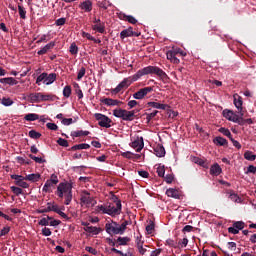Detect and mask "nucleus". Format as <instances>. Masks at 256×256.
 <instances>
[{"label":"nucleus","mask_w":256,"mask_h":256,"mask_svg":"<svg viewBox=\"0 0 256 256\" xmlns=\"http://www.w3.org/2000/svg\"><path fill=\"white\" fill-rule=\"evenodd\" d=\"M145 75H156L160 79H167V73L163 71V69L159 68L158 66H146L140 70H138L134 74V81H139L141 77H145Z\"/></svg>","instance_id":"f257e3e1"},{"label":"nucleus","mask_w":256,"mask_h":256,"mask_svg":"<svg viewBox=\"0 0 256 256\" xmlns=\"http://www.w3.org/2000/svg\"><path fill=\"white\" fill-rule=\"evenodd\" d=\"M122 207L120 205L115 207L114 203H107L106 205L101 204L96 207V211L98 213H102L103 215H110V217H117V215H121Z\"/></svg>","instance_id":"f03ea898"},{"label":"nucleus","mask_w":256,"mask_h":256,"mask_svg":"<svg viewBox=\"0 0 256 256\" xmlns=\"http://www.w3.org/2000/svg\"><path fill=\"white\" fill-rule=\"evenodd\" d=\"M113 116L117 119H122V121H133L135 119V112L119 108L113 110Z\"/></svg>","instance_id":"7ed1b4c3"},{"label":"nucleus","mask_w":256,"mask_h":256,"mask_svg":"<svg viewBox=\"0 0 256 256\" xmlns=\"http://www.w3.org/2000/svg\"><path fill=\"white\" fill-rule=\"evenodd\" d=\"M94 117L96 121H98L99 127H104L105 129L111 128V123H113V121L111 118H109V116L102 113H95Z\"/></svg>","instance_id":"20e7f679"},{"label":"nucleus","mask_w":256,"mask_h":256,"mask_svg":"<svg viewBox=\"0 0 256 256\" xmlns=\"http://www.w3.org/2000/svg\"><path fill=\"white\" fill-rule=\"evenodd\" d=\"M80 203H82V205H86L87 207H89L91 205H96L97 201H95V198L91 196L90 191L84 190L80 195Z\"/></svg>","instance_id":"39448f33"},{"label":"nucleus","mask_w":256,"mask_h":256,"mask_svg":"<svg viewBox=\"0 0 256 256\" xmlns=\"http://www.w3.org/2000/svg\"><path fill=\"white\" fill-rule=\"evenodd\" d=\"M105 231L108 235H120L119 223L115 221L107 222L105 224Z\"/></svg>","instance_id":"423d86ee"},{"label":"nucleus","mask_w":256,"mask_h":256,"mask_svg":"<svg viewBox=\"0 0 256 256\" xmlns=\"http://www.w3.org/2000/svg\"><path fill=\"white\" fill-rule=\"evenodd\" d=\"M70 189H73V184L69 182H61L57 187L58 197H60V199H63L67 191H69Z\"/></svg>","instance_id":"0eeeda50"},{"label":"nucleus","mask_w":256,"mask_h":256,"mask_svg":"<svg viewBox=\"0 0 256 256\" xmlns=\"http://www.w3.org/2000/svg\"><path fill=\"white\" fill-rule=\"evenodd\" d=\"M153 87L148 86L139 89L136 93L132 95L133 99H137L138 101H141V99H145L149 93H152Z\"/></svg>","instance_id":"6e6552de"},{"label":"nucleus","mask_w":256,"mask_h":256,"mask_svg":"<svg viewBox=\"0 0 256 256\" xmlns=\"http://www.w3.org/2000/svg\"><path fill=\"white\" fill-rule=\"evenodd\" d=\"M130 147L132 149H136L137 153H141L143 151V148L145 147V142L143 141V136H137L131 143Z\"/></svg>","instance_id":"1a4fd4ad"},{"label":"nucleus","mask_w":256,"mask_h":256,"mask_svg":"<svg viewBox=\"0 0 256 256\" xmlns=\"http://www.w3.org/2000/svg\"><path fill=\"white\" fill-rule=\"evenodd\" d=\"M92 30L101 34L105 33V22L101 21L99 18H94Z\"/></svg>","instance_id":"9d476101"},{"label":"nucleus","mask_w":256,"mask_h":256,"mask_svg":"<svg viewBox=\"0 0 256 256\" xmlns=\"http://www.w3.org/2000/svg\"><path fill=\"white\" fill-rule=\"evenodd\" d=\"M51 183L57 185V183H59V177H57L55 174H51L50 179L45 182L42 188L43 193H49V187H51Z\"/></svg>","instance_id":"9b49d317"},{"label":"nucleus","mask_w":256,"mask_h":256,"mask_svg":"<svg viewBox=\"0 0 256 256\" xmlns=\"http://www.w3.org/2000/svg\"><path fill=\"white\" fill-rule=\"evenodd\" d=\"M244 227L245 223L243 221L234 222L233 226L228 228V233H231L232 235H237L239 231H242Z\"/></svg>","instance_id":"f8f14e48"},{"label":"nucleus","mask_w":256,"mask_h":256,"mask_svg":"<svg viewBox=\"0 0 256 256\" xmlns=\"http://www.w3.org/2000/svg\"><path fill=\"white\" fill-rule=\"evenodd\" d=\"M141 33L133 31V27H128L120 32L121 39H127V37H139Z\"/></svg>","instance_id":"ddd939ff"},{"label":"nucleus","mask_w":256,"mask_h":256,"mask_svg":"<svg viewBox=\"0 0 256 256\" xmlns=\"http://www.w3.org/2000/svg\"><path fill=\"white\" fill-rule=\"evenodd\" d=\"M166 57L168 61H170L171 63H174V65H179V63L181 62L179 58H177V51L175 48L168 50L166 52Z\"/></svg>","instance_id":"4468645a"},{"label":"nucleus","mask_w":256,"mask_h":256,"mask_svg":"<svg viewBox=\"0 0 256 256\" xmlns=\"http://www.w3.org/2000/svg\"><path fill=\"white\" fill-rule=\"evenodd\" d=\"M28 99L30 100V103H41L43 102V93L41 92L30 93L28 95Z\"/></svg>","instance_id":"2eb2a0df"},{"label":"nucleus","mask_w":256,"mask_h":256,"mask_svg":"<svg viewBox=\"0 0 256 256\" xmlns=\"http://www.w3.org/2000/svg\"><path fill=\"white\" fill-rule=\"evenodd\" d=\"M233 99L234 106L241 113V111H243V97L239 94H234Z\"/></svg>","instance_id":"dca6fc26"},{"label":"nucleus","mask_w":256,"mask_h":256,"mask_svg":"<svg viewBox=\"0 0 256 256\" xmlns=\"http://www.w3.org/2000/svg\"><path fill=\"white\" fill-rule=\"evenodd\" d=\"M79 7L82 11H85V13H91V11H93V2H91V0H86L80 3Z\"/></svg>","instance_id":"f3484780"},{"label":"nucleus","mask_w":256,"mask_h":256,"mask_svg":"<svg viewBox=\"0 0 256 256\" xmlns=\"http://www.w3.org/2000/svg\"><path fill=\"white\" fill-rule=\"evenodd\" d=\"M101 102L104 105H107V107H117L121 105V101L112 98H104L103 100H101Z\"/></svg>","instance_id":"a211bd4d"},{"label":"nucleus","mask_w":256,"mask_h":256,"mask_svg":"<svg viewBox=\"0 0 256 256\" xmlns=\"http://www.w3.org/2000/svg\"><path fill=\"white\" fill-rule=\"evenodd\" d=\"M56 42L55 41H51L48 44H46L45 46H43L38 52L37 55H45L47 54L48 51H51V49H53V47H55Z\"/></svg>","instance_id":"6ab92c4d"},{"label":"nucleus","mask_w":256,"mask_h":256,"mask_svg":"<svg viewBox=\"0 0 256 256\" xmlns=\"http://www.w3.org/2000/svg\"><path fill=\"white\" fill-rule=\"evenodd\" d=\"M223 173V169L219 165V163H214L210 167V175H213V177H219V174Z\"/></svg>","instance_id":"aec40b11"},{"label":"nucleus","mask_w":256,"mask_h":256,"mask_svg":"<svg viewBox=\"0 0 256 256\" xmlns=\"http://www.w3.org/2000/svg\"><path fill=\"white\" fill-rule=\"evenodd\" d=\"M167 197H172V199H181V194H179V190L175 188H169L166 190Z\"/></svg>","instance_id":"412c9836"},{"label":"nucleus","mask_w":256,"mask_h":256,"mask_svg":"<svg viewBox=\"0 0 256 256\" xmlns=\"http://www.w3.org/2000/svg\"><path fill=\"white\" fill-rule=\"evenodd\" d=\"M147 105L148 107H152L153 109H161L162 111L169 109L168 104H161L158 102H148Z\"/></svg>","instance_id":"4be33fe9"},{"label":"nucleus","mask_w":256,"mask_h":256,"mask_svg":"<svg viewBox=\"0 0 256 256\" xmlns=\"http://www.w3.org/2000/svg\"><path fill=\"white\" fill-rule=\"evenodd\" d=\"M213 143L214 145H217L218 147H225L227 145H229V142L227 141V139L221 137V136H217L213 139Z\"/></svg>","instance_id":"5701e85b"},{"label":"nucleus","mask_w":256,"mask_h":256,"mask_svg":"<svg viewBox=\"0 0 256 256\" xmlns=\"http://www.w3.org/2000/svg\"><path fill=\"white\" fill-rule=\"evenodd\" d=\"M57 81V74L56 73H46L44 85H53Z\"/></svg>","instance_id":"b1692460"},{"label":"nucleus","mask_w":256,"mask_h":256,"mask_svg":"<svg viewBox=\"0 0 256 256\" xmlns=\"http://www.w3.org/2000/svg\"><path fill=\"white\" fill-rule=\"evenodd\" d=\"M192 162L196 165H199L200 167H203L204 169H209V164L207 163V161L203 160L200 157L194 156L192 158Z\"/></svg>","instance_id":"393cba45"},{"label":"nucleus","mask_w":256,"mask_h":256,"mask_svg":"<svg viewBox=\"0 0 256 256\" xmlns=\"http://www.w3.org/2000/svg\"><path fill=\"white\" fill-rule=\"evenodd\" d=\"M154 154L156 157H164L166 154L165 147L162 144H158L154 147Z\"/></svg>","instance_id":"a878e982"},{"label":"nucleus","mask_w":256,"mask_h":256,"mask_svg":"<svg viewBox=\"0 0 256 256\" xmlns=\"http://www.w3.org/2000/svg\"><path fill=\"white\" fill-rule=\"evenodd\" d=\"M84 231L86 233H90L91 235H99V233H101L102 229H101V227L90 226V227H84Z\"/></svg>","instance_id":"bb28decb"},{"label":"nucleus","mask_w":256,"mask_h":256,"mask_svg":"<svg viewBox=\"0 0 256 256\" xmlns=\"http://www.w3.org/2000/svg\"><path fill=\"white\" fill-rule=\"evenodd\" d=\"M134 77H135V74L128 77V78H124L120 84L121 86L124 88V89H127V87H129L132 83H135V81L137 80H134Z\"/></svg>","instance_id":"cd10ccee"},{"label":"nucleus","mask_w":256,"mask_h":256,"mask_svg":"<svg viewBox=\"0 0 256 256\" xmlns=\"http://www.w3.org/2000/svg\"><path fill=\"white\" fill-rule=\"evenodd\" d=\"M26 181H31V183H37L41 179V174L32 173L25 176Z\"/></svg>","instance_id":"c85d7f7f"},{"label":"nucleus","mask_w":256,"mask_h":256,"mask_svg":"<svg viewBox=\"0 0 256 256\" xmlns=\"http://www.w3.org/2000/svg\"><path fill=\"white\" fill-rule=\"evenodd\" d=\"M166 245H168V247H172L173 249H181V242L171 238L166 240Z\"/></svg>","instance_id":"c756f323"},{"label":"nucleus","mask_w":256,"mask_h":256,"mask_svg":"<svg viewBox=\"0 0 256 256\" xmlns=\"http://www.w3.org/2000/svg\"><path fill=\"white\" fill-rule=\"evenodd\" d=\"M64 205H71V201H73V189L67 190L64 194Z\"/></svg>","instance_id":"7c9ffc66"},{"label":"nucleus","mask_w":256,"mask_h":256,"mask_svg":"<svg viewBox=\"0 0 256 256\" xmlns=\"http://www.w3.org/2000/svg\"><path fill=\"white\" fill-rule=\"evenodd\" d=\"M0 83L6 84V85H17L19 83V81H17L15 78L13 77H8V78H2L0 79Z\"/></svg>","instance_id":"2f4dec72"},{"label":"nucleus","mask_w":256,"mask_h":256,"mask_svg":"<svg viewBox=\"0 0 256 256\" xmlns=\"http://www.w3.org/2000/svg\"><path fill=\"white\" fill-rule=\"evenodd\" d=\"M91 132L85 130H77V131H73L71 132V137H87V135H90Z\"/></svg>","instance_id":"473e14b6"},{"label":"nucleus","mask_w":256,"mask_h":256,"mask_svg":"<svg viewBox=\"0 0 256 256\" xmlns=\"http://www.w3.org/2000/svg\"><path fill=\"white\" fill-rule=\"evenodd\" d=\"M11 179L14 180L15 185H19L22 181H26L25 176L19 174H12L10 175Z\"/></svg>","instance_id":"72a5a7b5"},{"label":"nucleus","mask_w":256,"mask_h":256,"mask_svg":"<svg viewBox=\"0 0 256 256\" xmlns=\"http://www.w3.org/2000/svg\"><path fill=\"white\" fill-rule=\"evenodd\" d=\"M241 117H243V113H241V116H239L235 112H233L230 121H232V123H237L238 125H243Z\"/></svg>","instance_id":"f704fd0d"},{"label":"nucleus","mask_w":256,"mask_h":256,"mask_svg":"<svg viewBox=\"0 0 256 256\" xmlns=\"http://www.w3.org/2000/svg\"><path fill=\"white\" fill-rule=\"evenodd\" d=\"M59 97L54 94H42V101H58Z\"/></svg>","instance_id":"c9c22d12"},{"label":"nucleus","mask_w":256,"mask_h":256,"mask_svg":"<svg viewBox=\"0 0 256 256\" xmlns=\"http://www.w3.org/2000/svg\"><path fill=\"white\" fill-rule=\"evenodd\" d=\"M218 132L224 135L225 137H228V139H232L233 137V134H231V131L229 130V128L220 127L218 129Z\"/></svg>","instance_id":"e433bc0d"},{"label":"nucleus","mask_w":256,"mask_h":256,"mask_svg":"<svg viewBox=\"0 0 256 256\" xmlns=\"http://www.w3.org/2000/svg\"><path fill=\"white\" fill-rule=\"evenodd\" d=\"M25 121H37L39 120V114H35V113H28L25 115L24 117Z\"/></svg>","instance_id":"4c0bfd02"},{"label":"nucleus","mask_w":256,"mask_h":256,"mask_svg":"<svg viewBox=\"0 0 256 256\" xmlns=\"http://www.w3.org/2000/svg\"><path fill=\"white\" fill-rule=\"evenodd\" d=\"M48 211H53L54 213H57L59 211V205L55 204V202H47Z\"/></svg>","instance_id":"58836bf2"},{"label":"nucleus","mask_w":256,"mask_h":256,"mask_svg":"<svg viewBox=\"0 0 256 256\" xmlns=\"http://www.w3.org/2000/svg\"><path fill=\"white\" fill-rule=\"evenodd\" d=\"M130 241H131V238H129L128 236H125V237L119 236V237L117 238V243H118V245H120V246H125V245H127V243H129Z\"/></svg>","instance_id":"ea45409f"},{"label":"nucleus","mask_w":256,"mask_h":256,"mask_svg":"<svg viewBox=\"0 0 256 256\" xmlns=\"http://www.w3.org/2000/svg\"><path fill=\"white\" fill-rule=\"evenodd\" d=\"M244 159H246V161H255L256 155L253 153V151L247 150L244 153Z\"/></svg>","instance_id":"a19ab883"},{"label":"nucleus","mask_w":256,"mask_h":256,"mask_svg":"<svg viewBox=\"0 0 256 256\" xmlns=\"http://www.w3.org/2000/svg\"><path fill=\"white\" fill-rule=\"evenodd\" d=\"M53 219V217L51 216H47L46 218H42L39 220L38 225H40L41 227H47L49 225V221H51Z\"/></svg>","instance_id":"79ce46f5"},{"label":"nucleus","mask_w":256,"mask_h":256,"mask_svg":"<svg viewBox=\"0 0 256 256\" xmlns=\"http://www.w3.org/2000/svg\"><path fill=\"white\" fill-rule=\"evenodd\" d=\"M111 251L112 253H116L117 255H121V256H135L131 251H128L127 253H123V251L117 250L115 247L111 248Z\"/></svg>","instance_id":"37998d69"},{"label":"nucleus","mask_w":256,"mask_h":256,"mask_svg":"<svg viewBox=\"0 0 256 256\" xmlns=\"http://www.w3.org/2000/svg\"><path fill=\"white\" fill-rule=\"evenodd\" d=\"M69 53H71V55H77V53H79V47L77 46V44L75 42H73L70 45Z\"/></svg>","instance_id":"c03bdc74"},{"label":"nucleus","mask_w":256,"mask_h":256,"mask_svg":"<svg viewBox=\"0 0 256 256\" xmlns=\"http://www.w3.org/2000/svg\"><path fill=\"white\" fill-rule=\"evenodd\" d=\"M159 113V111L155 110L152 113H146V121L147 123H151V121L153 119H155V117H157V114Z\"/></svg>","instance_id":"a18cd8bd"},{"label":"nucleus","mask_w":256,"mask_h":256,"mask_svg":"<svg viewBox=\"0 0 256 256\" xmlns=\"http://www.w3.org/2000/svg\"><path fill=\"white\" fill-rule=\"evenodd\" d=\"M123 19H126L128 23H131L132 25H135L137 23V20L133 17V15H126L122 14Z\"/></svg>","instance_id":"49530a36"},{"label":"nucleus","mask_w":256,"mask_h":256,"mask_svg":"<svg viewBox=\"0 0 256 256\" xmlns=\"http://www.w3.org/2000/svg\"><path fill=\"white\" fill-rule=\"evenodd\" d=\"M10 189L14 195H17V197H19V195H23V189H21V187L11 186Z\"/></svg>","instance_id":"de8ad7c7"},{"label":"nucleus","mask_w":256,"mask_h":256,"mask_svg":"<svg viewBox=\"0 0 256 256\" xmlns=\"http://www.w3.org/2000/svg\"><path fill=\"white\" fill-rule=\"evenodd\" d=\"M18 13L20 15V19H27V11H25V8H23V6L18 5Z\"/></svg>","instance_id":"09e8293b"},{"label":"nucleus","mask_w":256,"mask_h":256,"mask_svg":"<svg viewBox=\"0 0 256 256\" xmlns=\"http://www.w3.org/2000/svg\"><path fill=\"white\" fill-rule=\"evenodd\" d=\"M222 115L225 119H227L228 121H231V117L233 115V111L229 110V109H224L222 112Z\"/></svg>","instance_id":"8fccbe9b"},{"label":"nucleus","mask_w":256,"mask_h":256,"mask_svg":"<svg viewBox=\"0 0 256 256\" xmlns=\"http://www.w3.org/2000/svg\"><path fill=\"white\" fill-rule=\"evenodd\" d=\"M127 225H129V221L125 220L121 225L118 224V229L120 231V235H123L127 229Z\"/></svg>","instance_id":"3c124183"},{"label":"nucleus","mask_w":256,"mask_h":256,"mask_svg":"<svg viewBox=\"0 0 256 256\" xmlns=\"http://www.w3.org/2000/svg\"><path fill=\"white\" fill-rule=\"evenodd\" d=\"M45 77H47V72H43L36 78V85H41V82L45 84Z\"/></svg>","instance_id":"603ef678"},{"label":"nucleus","mask_w":256,"mask_h":256,"mask_svg":"<svg viewBox=\"0 0 256 256\" xmlns=\"http://www.w3.org/2000/svg\"><path fill=\"white\" fill-rule=\"evenodd\" d=\"M63 209H65V207L58 209V211L56 212L57 215H60V217H62V219H65L66 221H71V217L67 216L65 212H63Z\"/></svg>","instance_id":"864d4df0"},{"label":"nucleus","mask_w":256,"mask_h":256,"mask_svg":"<svg viewBox=\"0 0 256 256\" xmlns=\"http://www.w3.org/2000/svg\"><path fill=\"white\" fill-rule=\"evenodd\" d=\"M0 103L4 105V107H11V105H13V101L11 100V98L5 97L2 100H0Z\"/></svg>","instance_id":"5fc2aeb1"},{"label":"nucleus","mask_w":256,"mask_h":256,"mask_svg":"<svg viewBox=\"0 0 256 256\" xmlns=\"http://www.w3.org/2000/svg\"><path fill=\"white\" fill-rule=\"evenodd\" d=\"M111 201H113V203H115L116 206H119L123 208V205L121 204V200L119 199V197H117V195L113 194V192H111Z\"/></svg>","instance_id":"6e6d98bb"},{"label":"nucleus","mask_w":256,"mask_h":256,"mask_svg":"<svg viewBox=\"0 0 256 256\" xmlns=\"http://www.w3.org/2000/svg\"><path fill=\"white\" fill-rule=\"evenodd\" d=\"M63 96L66 97L67 99H69V97H71V86L66 85L63 88Z\"/></svg>","instance_id":"4d7b16f0"},{"label":"nucleus","mask_w":256,"mask_h":256,"mask_svg":"<svg viewBox=\"0 0 256 256\" xmlns=\"http://www.w3.org/2000/svg\"><path fill=\"white\" fill-rule=\"evenodd\" d=\"M41 133L35 131V130H30L29 131V138L30 139H40Z\"/></svg>","instance_id":"13d9d810"},{"label":"nucleus","mask_w":256,"mask_h":256,"mask_svg":"<svg viewBox=\"0 0 256 256\" xmlns=\"http://www.w3.org/2000/svg\"><path fill=\"white\" fill-rule=\"evenodd\" d=\"M156 173H157L158 177H165V166L159 165L156 168Z\"/></svg>","instance_id":"bf43d9fd"},{"label":"nucleus","mask_w":256,"mask_h":256,"mask_svg":"<svg viewBox=\"0 0 256 256\" xmlns=\"http://www.w3.org/2000/svg\"><path fill=\"white\" fill-rule=\"evenodd\" d=\"M74 87L76 89L75 91L78 99H83V90H81V87L79 86V84L76 83Z\"/></svg>","instance_id":"052dcab7"},{"label":"nucleus","mask_w":256,"mask_h":256,"mask_svg":"<svg viewBox=\"0 0 256 256\" xmlns=\"http://www.w3.org/2000/svg\"><path fill=\"white\" fill-rule=\"evenodd\" d=\"M49 33L48 34H44V35H42L37 41H36V43H37V45H40V43H47V41H49Z\"/></svg>","instance_id":"680f3d73"},{"label":"nucleus","mask_w":256,"mask_h":256,"mask_svg":"<svg viewBox=\"0 0 256 256\" xmlns=\"http://www.w3.org/2000/svg\"><path fill=\"white\" fill-rule=\"evenodd\" d=\"M86 72L87 70L85 69V67L80 68L77 74V81H81L82 77H85Z\"/></svg>","instance_id":"e2e57ef3"},{"label":"nucleus","mask_w":256,"mask_h":256,"mask_svg":"<svg viewBox=\"0 0 256 256\" xmlns=\"http://www.w3.org/2000/svg\"><path fill=\"white\" fill-rule=\"evenodd\" d=\"M154 229H155V224L153 223V221H150V223L146 226V231L148 235H151Z\"/></svg>","instance_id":"0e129e2a"},{"label":"nucleus","mask_w":256,"mask_h":256,"mask_svg":"<svg viewBox=\"0 0 256 256\" xmlns=\"http://www.w3.org/2000/svg\"><path fill=\"white\" fill-rule=\"evenodd\" d=\"M57 143H58V145H60V147H68L69 146V142L64 138H59L57 140Z\"/></svg>","instance_id":"69168bd1"},{"label":"nucleus","mask_w":256,"mask_h":256,"mask_svg":"<svg viewBox=\"0 0 256 256\" xmlns=\"http://www.w3.org/2000/svg\"><path fill=\"white\" fill-rule=\"evenodd\" d=\"M62 125H73V123H75V121H73V118H63L61 121Z\"/></svg>","instance_id":"338daca9"},{"label":"nucleus","mask_w":256,"mask_h":256,"mask_svg":"<svg viewBox=\"0 0 256 256\" xmlns=\"http://www.w3.org/2000/svg\"><path fill=\"white\" fill-rule=\"evenodd\" d=\"M245 173H246V175H249V173H253V175H255V173H256V166L249 165L247 167V171Z\"/></svg>","instance_id":"774afa93"}]
</instances>
